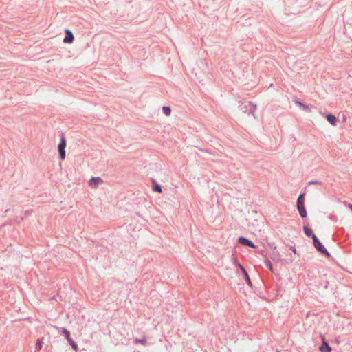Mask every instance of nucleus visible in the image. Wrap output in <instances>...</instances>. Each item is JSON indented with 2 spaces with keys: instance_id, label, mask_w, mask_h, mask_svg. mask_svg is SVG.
<instances>
[{
  "instance_id": "nucleus-9",
  "label": "nucleus",
  "mask_w": 352,
  "mask_h": 352,
  "mask_svg": "<svg viewBox=\"0 0 352 352\" xmlns=\"http://www.w3.org/2000/svg\"><path fill=\"white\" fill-rule=\"evenodd\" d=\"M320 350L321 352H331V348L324 341L322 345L320 347Z\"/></svg>"
},
{
  "instance_id": "nucleus-13",
  "label": "nucleus",
  "mask_w": 352,
  "mask_h": 352,
  "mask_svg": "<svg viewBox=\"0 0 352 352\" xmlns=\"http://www.w3.org/2000/svg\"><path fill=\"white\" fill-rule=\"evenodd\" d=\"M303 230H304V232H305V234L307 236H312V230L311 229H310L309 228H308L307 226H304L303 228Z\"/></svg>"
},
{
  "instance_id": "nucleus-20",
  "label": "nucleus",
  "mask_w": 352,
  "mask_h": 352,
  "mask_svg": "<svg viewBox=\"0 0 352 352\" xmlns=\"http://www.w3.org/2000/svg\"><path fill=\"white\" fill-rule=\"evenodd\" d=\"M348 208L352 211V204H347Z\"/></svg>"
},
{
  "instance_id": "nucleus-12",
  "label": "nucleus",
  "mask_w": 352,
  "mask_h": 352,
  "mask_svg": "<svg viewBox=\"0 0 352 352\" xmlns=\"http://www.w3.org/2000/svg\"><path fill=\"white\" fill-rule=\"evenodd\" d=\"M163 113L166 116H168L170 115L171 110L169 107L164 106L162 107Z\"/></svg>"
},
{
  "instance_id": "nucleus-4",
  "label": "nucleus",
  "mask_w": 352,
  "mask_h": 352,
  "mask_svg": "<svg viewBox=\"0 0 352 352\" xmlns=\"http://www.w3.org/2000/svg\"><path fill=\"white\" fill-rule=\"evenodd\" d=\"M66 147V140L64 138L60 140V142L58 144V151L60 154V157L61 160H64L65 158V148Z\"/></svg>"
},
{
  "instance_id": "nucleus-3",
  "label": "nucleus",
  "mask_w": 352,
  "mask_h": 352,
  "mask_svg": "<svg viewBox=\"0 0 352 352\" xmlns=\"http://www.w3.org/2000/svg\"><path fill=\"white\" fill-rule=\"evenodd\" d=\"M62 332L66 336V338H67L68 342L69 343V344L72 346V349L75 351H77L78 349V345L76 344V343L70 337L69 331L67 329L63 328V330H62Z\"/></svg>"
},
{
  "instance_id": "nucleus-22",
  "label": "nucleus",
  "mask_w": 352,
  "mask_h": 352,
  "mask_svg": "<svg viewBox=\"0 0 352 352\" xmlns=\"http://www.w3.org/2000/svg\"><path fill=\"white\" fill-rule=\"evenodd\" d=\"M292 250L294 254H296V250L295 249V248L293 247Z\"/></svg>"
},
{
  "instance_id": "nucleus-5",
  "label": "nucleus",
  "mask_w": 352,
  "mask_h": 352,
  "mask_svg": "<svg viewBox=\"0 0 352 352\" xmlns=\"http://www.w3.org/2000/svg\"><path fill=\"white\" fill-rule=\"evenodd\" d=\"M103 182L102 179L100 177H92L89 181V185L91 188H96L100 184Z\"/></svg>"
},
{
  "instance_id": "nucleus-15",
  "label": "nucleus",
  "mask_w": 352,
  "mask_h": 352,
  "mask_svg": "<svg viewBox=\"0 0 352 352\" xmlns=\"http://www.w3.org/2000/svg\"><path fill=\"white\" fill-rule=\"evenodd\" d=\"M43 346L42 339L38 338L36 344V349L37 351H40Z\"/></svg>"
},
{
  "instance_id": "nucleus-16",
  "label": "nucleus",
  "mask_w": 352,
  "mask_h": 352,
  "mask_svg": "<svg viewBox=\"0 0 352 352\" xmlns=\"http://www.w3.org/2000/svg\"><path fill=\"white\" fill-rule=\"evenodd\" d=\"M265 266L271 271V272H273V267H272V263L270 262V260L268 259H266L265 261Z\"/></svg>"
},
{
  "instance_id": "nucleus-6",
  "label": "nucleus",
  "mask_w": 352,
  "mask_h": 352,
  "mask_svg": "<svg viewBox=\"0 0 352 352\" xmlns=\"http://www.w3.org/2000/svg\"><path fill=\"white\" fill-rule=\"evenodd\" d=\"M65 32L66 36L64 38L63 42L65 43H72L74 39L72 32L68 29L65 30Z\"/></svg>"
},
{
  "instance_id": "nucleus-2",
  "label": "nucleus",
  "mask_w": 352,
  "mask_h": 352,
  "mask_svg": "<svg viewBox=\"0 0 352 352\" xmlns=\"http://www.w3.org/2000/svg\"><path fill=\"white\" fill-rule=\"evenodd\" d=\"M312 239L314 241V245L315 248L317 249V250L320 253L327 256H329V252L325 249V248L322 245V244L320 243V241L318 240V239L315 234H312Z\"/></svg>"
},
{
  "instance_id": "nucleus-21",
  "label": "nucleus",
  "mask_w": 352,
  "mask_h": 352,
  "mask_svg": "<svg viewBox=\"0 0 352 352\" xmlns=\"http://www.w3.org/2000/svg\"><path fill=\"white\" fill-rule=\"evenodd\" d=\"M151 182H152V184H153L152 188H153V189H154V179H151Z\"/></svg>"
},
{
  "instance_id": "nucleus-17",
  "label": "nucleus",
  "mask_w": 352,
  "mask_h": 352,
  "mask_svg": "<svg viewBox=\"0 0 352 352\" xmlns=\"http://www.w3.org/2000/svg\"><path fill=\"white\" fill-rule=\"evenodd\" d=\"M250 104H251L252 106V109L251 110V113L253 115L254 117H255L254 111L256 109V105L254 104H252V102H250Z\"/></svg>"
},
{
  "instance_id": "nucleus-10",
  "label": "nucleus",
  "mask_w": 352,
  "mask_h": 352,
  "mask_svg": "<svg viewBox=\"0 0 352 352\" xmlns=\"http://www.w3.org/2000/svg\"><path fill=\"white\" fill-rule=\"evenodd\" d=\"M327 119L328 122H330L331 124L336 125V118L335 116L331 115V114H329L327 116Z\"/></svg>"
},
{
  "instance_id": "nucleus-11",
  "label": "nucleus",
  "mask_w": 352,
  "mask_h": 352,
  "mask_svg": "<svg viewBox=\"0 0 352 352\" xmlns=\"http://www.w3.org/2000/svg\"><path fill=\"white\" fill-rule=\"evenodd\" d=\"M295 103L298 106L300 107V108H302L303 110L305 111H309V109L307 105L302 103L300 101H296Z\"/></svg>"
},
{
  "instance_id": "nucleus-14",
  "label": "nucleus",
  "mask_w": 352,
  "mask_h": 352,
  "mask_svg": "<svg viewBox=\"0 0 352 352\" xmlns=\"http://www.w3.org/2000/svg\"><path fill=\"white\" fill-rule=\"evenodd\" d=\"M146 342V340L144 336H143L141 339H138V338L135 339V344H144Z\"/></svg>"
},
{
  "instance_id": "nucleus-19",
  "label": "nucleus",
  "mask_w": 352,
  "mask_h": 352,
  "mask_svg": "<svg viewBox=\"0 0 352 352\" xmlns=\"http://www.w3.org/2000/svg\"><path fill=\"white\" fill-rule=\"evenodd\" d=\"M233 263L236 265V266H238L239 267V263H238V261L237 259L235 258V257H233Z\"/></svg>"
},
{
  "instance_id": "nucleus-18",
  "label": "nucleus",
  "mask_w": 352,
  "mask_h": 352,
  "mask_svg": "<svg viewBox=\"0 0 352 352\" xmlns=\"http://www.w3.org/2000/svg\"><path fill=\"white\" fill-rule=\"evenodd\" d=\"M155 192H162V188L161 186L155 183Z\"/></svg>"
},
{
  "instance_id": "nucleus-7",
  "label": "nucleus",
  "mask_w": 352,
  "mask_h": 352,
  "mask_svg": "<svg viewBox=\"0 0 352 352\" xmlns=\"http://www.w3.org/2000/svg\"><path fill=\"white\" fill-rule=\"evenodd\" d=\"M239 242L242 245H247L252 248H255V245L253 243V242L245 237H239Z\"/></svg>"
},
{
  "instance_id": "nucleus-8",
  "label": "nucleus",
  "mask_w": 352,
  "mask_h": 352,
  "mask_svg": "<svg viewBox=\"0 0 352 352\" xmlns=\"http://www.w3.org/2000/svg\"><path fill=\"white\" fill-rule=\"evenodd\" d=\"M239 267L241 270V271L242 272L243 276H244L245 280L247 281L248 284L249 285L252 286V283H251L250 278L249 275H248L247 271L245 270V269L241 264H239Z\"/></svg>"
},
{
  "instance_id": "nucleus-1",
  "label": "nucleus",
  "mask_w": 352,
  "mask_h": 352,
  "mask_svg": "<svg viewBox=\"0 0 352 352\" xmlns=\"http://www.w3.org/2000/svg\"><path fill=\"white\" fill-rule=\"evenodd\" d=\"M297 208L302 218L307 217V211L305 207V194H300L297 200Z\"/></svg>"
},
{
  "instance_id": "nucleus-23",
  "label": "nucleus",
  "mask_w": 352,
  "mask_h": 352,
  "mask_svg": "<svg viewBox=\"0 0 352 352\" xmlns=\"http://www.w3.org/2000/svg\"><path fill=\"white\" fill-rule=\"evenodd\" d=\"M277 352H280L279 351H278Z\"/></svg>"
}]
</instances>
